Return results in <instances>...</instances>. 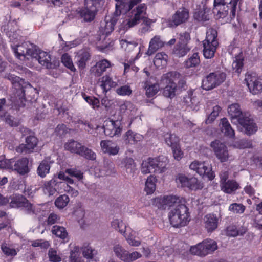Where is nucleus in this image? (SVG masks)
Listing matches in <instances>:
<instances>
[{"instance_id": "obj_38", "label": "nucleus", "mask_w": 262, "mask_h": 262, "mask_svg": "<svg viewBox=\"0 0 262 262\" xmlns=\"http://www.w3.org/2000/svg\"><path fill=\"white\" fill-rule=\"evenodd\" d=\"M10 207L12 208L21 207L26 202V198L20 194H13L8 198Z\"/></svg>"}, {"instance_id": "obj_7", "label": "nucleus", "mask_w": 262, "mask_h": 262, "mask_svg": "<svg viewBox=\"0 0 262 262\" xmlns=\"http://www.w3.org/2000/svg\"><path fill=\"white\" fill-rule=\"evenodd\" d=\"M170 224L174 227L186 225L190 221V214L187 206L180 204L171 210L168 215Z\"/></svg>"}, {"instance_id": "obj_26", "label": "nucleus", "mask_w": 262, "mask_h": 262, "mask_svg": "<svg viewBox=\"0 0 262 262\" xmlns=\"http://www.w3.org/2000/svg\"><path fill=\"white\" fill-rule=\"evenodd\" d=\"M160 84L155 77L149 78L144 83V89L148 97L155 95L160 90Z\"/></svg>"}, {"instance_id": "obj_20", "label": "nucleus", "mask_w": 262, "mask_h": 262, "mask_svg": "<svg viewBox=\"0 0 262 262\" xmlns=\"http://www.w3.org/2000/svg\"><path fill=\"white\" fill-rule=\"evenodd\" d=\"M229 48V53L235 56V60L232 63V68L235 72L238 74L240 73L243 66V57L241 49L238 47Z\"/></svg>"}, {"instance_id": "obj_64", "label": "nucleus", "mask_w": 262, "mask_h": 262, "mask_svg": "<svg viewBox=\"0 0 262 262\" xmlns=\"http://www.w3.org/2000/svg\"><path fill=\"white\" fill-rule=\"evenodd\" d=\"M172 150L174 158L179 161L183 157V152L182 151L180 144L171 147Z\"/></svg>"}, {"instance_id": "obj_11", "label": "nucleus", "mask_w": 262, "mask_h": 262, "mask_svg": "<svg viewBox=\"0 0 262 262\" xmlns=\"http://www.w3.org/2000/svg\"><path fill=\"white\" fill-rule=\"evenodd\" d=\"M176 182L179 187L187 188L191 190H200L203 187V184L196 178L189 177L182 173L177 176Z\"/></svg>"}, {"instance_id": "obj_62", "label": "nucleus", "mask_w": 262, "mask_h": 262, "mask_svg": "<svg viewBox=\"0 0 262 262\" xmlns=\"http://www.w3.org/2000/svg\"><path fill=\"white\" fill-rule=\"evenodd\" d=\"M1 249L3 253L7 256H15L16 255L17 252L15 249L10 247L6 244H3L1 246Z\"/></svg>"}, {"instance_id": "obj_46", "label": "nucleus", "mask_w": 262, "mask_h": 262, "mask_svg": "<svg viewBox=\"0 0 262 262\" xmlns=\"http://www.w3.org/2000/svg\"><path fill=\"white\" fill-rule=\"evenodd\" d=\"M80 253L78 246H75L71 250L69 256V262H84L80 256Z\"/></svg>"}, {"instance_id": "obj_14", "label": "nucleus", "mask_w": 262, "mask_h": 262, "mask_svg": "<svg viewBox=\"0 0 262 262\" xmlns=\"http://www.w3.org/2000/svg\"><path fill=\"white\" fill-rule=\"evenodd\" d=\"M189 167L199 175L206 177L209 180H213L215 177L214 172L212 170V166L208 162L194 161L190 164Z\"/></svg>"}, {"instance_id": "obj_18", "label": "nucleus", "mask_w": 262, "mask_h": 262, "mask_svg": "<svg viewBox=\"0 0 262 262\" xmlns=\"http://www.w3.org/2000/svg\"><path fill=\"white\" fill-rule=\"evenodd\" d=\"M189 18V11L187 9L180 8L173 14L171 20L168 23V26L170 27L177 26L185 22Z\"/></svg>"}, {"instance_id": "obj_31", "label": "nucleus", "mask_w": 262, "mask_h": 262, "mask_svg": "<svg viewBox=\"0 0 262 262\" xmlns=\"http://www.w3.org/2000/svg\"><path fill=\"white\" fill-rule=\"evenodd\" d=\"M29 161L26 158H21L13 163V169L19 174L24 175L29 172L28 167Z\"/></svg>"}, {"instance_id": "obj_10", "label": "nucleus", "mask_w": 262, "mask_h": 262, "mask_svg": "<svg viewBox=\"0 0 262 262\" xmlns=\"http://www.w3.org/2000/svg\"><path fill=\"white\" fill-rule=\"evenodd\" d=\"M98 85L105 95L112 89L117 88L120 83L119 75L116 73H107L98 79Z\"/></svg>"}, {"instance_id": "obj_9", "label": "nucleus", "mask_w": 262, "mask_h": 262, "mask_svg": "<svg viewBox=\"0 0 262 262\" xmlns=\"http://www.w3.org/2000/svg\"><path fill=\"white\" fill-rule=\"evenodd\" d=\"M217 249L216 242L211 239H206L195 246H191L190 252L196 255L205 256L211 254Z\"/></svg>"}, {"instance_id": "obj_17", "label": "nucleus", "mask_w": 262, "mask_h": 262, "mask_svg": "<svg viewBox=\"0 0 262 262\" xmlns=\"http://www.w3.org/2000/svg\"><path fill=\"white\" fill-rule=\"evenodd\" d=\"M64 182L58 181L56 177L55 176L51 180L44 183L42 187L44 193L48 195H54L57 191L62 192L61 190L62 185Z\"/></svg>"}, {"instance_id": "obj_36", "label": "nucleus", "mask_w": 262, "mask_h": 262, "mask_svg": "<svg viewBox=\"0 0 262 262\" xmlns=\"http://www.w3.org/2000/svg\"><path fill=\"white\" fill-rule=\"evenodd\" d=\"M220 127L221 132L224 135L229 138H233L235 136L234 130L232 129L228 120L224 118L222 119L220 123Z\"/></svg>"}, {"instance_id": "obj_13", "label": "nucleus", "mask_w": 262, "mask_h": 262, "mask_svg": "<svg viewBox=\"0 0 262 262\" xmlns=\"http://www.w3.org/2000/svg\"><path fill=\"white\" fill-rule=\"evenodd\" d=\"M226 77L223 72L211 73L202 80V87L205 90H211L223 83Z\"/></svg>"}, {"instance_id": "obj_24", "label": "nucleus", "mask_w": 262, "mask_h": 262, "mask_svg": "<svg viewBox=\"0 0 262 262\" xmlns=\"http://www.w3.org/2000/svg\"><path fill=\"white\" fill-rule=\"evenodd\" d=\"M116 16H117L114 14V16L112 18L106 17L105 20L101 23L99 29V33L101 37L104 36V38L113 31L117 20Z\"/></svg>"}, {"instance_id": "obj_5", "label": "nucleus", "mask_w": 262, "mask_h": 262, "mask_svg": "<svg viewBox=\"0 0 262 262\" xmlns=\"http://www.w3.org/2000/svg\"><path fill=\"white\" fill-rule=\"evenodd\" d=\"M242 0H214V10L217 11V18H226L230 21L234 18L238 5H240Z\"/></svg>"}, {"instance_id": "obj_30", "label": "nucleus", "mask_w": 262, "mask_h": 262, "mask_svg": "<svg viewBox=\"0 0 262 262\" xmlns=\"http://www.w3.org/2000/svg\"><path fill=\"white\" fill-rule=\"evenodd\" d=\"M90 55L85 50H80L77 52L75 56V62L80 70H84L86 62L90 60Z\"/></svg>"}, {"instance_id": "obj_23", "label": "nucleus", "mask_w": 262, "mask_h": 262, "mask_svg": "<svg viewBox=\"0 0 262 262\" xmlns=\"http://www.w3.org/2000/svg\"><path fill=\"white\" fill-rule=\"evenodd\" d=\"M113 64L106 59L100 60L91 70V73L96 77H100L107 69L112 68Z\"/></svg>"}, {"instance_id": "obj_2", "label": "nucleus", "mask_w": 262, "mask_h": 262, "mask_svg": "<svg viewBox=\"0 0 262 262\" xmlns=\"http://www.w3.org/2000/svg\"><path fill=\"white\" fill-rule=\"evenodd\" d=\"M19 32L20 31L15 32L10 31L7 32L11 41L13 42L11 47L15 56L20 60L29 59L32 57H36L37 53L36 48L33 44L28 41L24 42L21 45L15 44L18 40H20L21 37L18 34Z\"/></svg>"}, {"instance_id": "obj_27", "label": "nucleus", "mask_w": 262, "mask_h": 262, "mask_svg": "<svg viewBox=\"0 0 262 262\" xmlns=\"http://www.w3.org/2000/svg\"><path fill=\"white\" fill-rule=\"evenodd\" d=\"M119 111L121 114L132 120L136 114L137 108L131 102L125 101L120 103Z\"/></svg>"}, {"instance_id": "obj_51", "label": "nucleus", "mask_w": 262, "mask_h": 262, "mask_svg": "<svg viewBox=\"0 0 262 262\" xmlns=\"http://www.w3.org/2000/svg\"><path fill=\"white\" fill-rule=\"evenodd\" d=\"M69 202V198L66 194L61 195L55 201V205L59 209H62L66 207Z\"/></svg>"}, {"instance_id": "obj_6", "label": "nucleus", "mask_w": 262, "mask_h": 262, "mask_svg": "<svg viewBox=\"0 0 262 262\" xmlns=\"http://www.w3.org/2000/svg\"><path fill=\"white\" fill-rule=\"evenodd\" d=\"M168 163L167 157L161 156L156 158H149L143 161L141 171L143 174L150 173H162L166 169Z\"/></svg>"}, {"instance_id": "obj_55", "label": "nucleus", "mask_w": 262, "mask_h": 262, "mask_svg": "<svg viewBox=\"0 0 262 262\" xmlns=\"http://www.w3.org/2000/svg\"><path fill=\"white\" fill-rule=\"evenodd\" d=\"M115 92L119 96H128L132 94V90L128 85H124L116 88Z\"/></svg>"}, {"instance_id": "obj_60", "label": "nucleus", "mask_w": 262, "mask_h": 262, "mask_svg": "<svg viewBox=\"0 0 262 262\" xmlns=\"http://www.w3.org/2000/svg\"><path fill=\"white\" fill-rule=\"evenodd\" d=\"M3 115V117L1 118L11 126H16L18 125L19 121L18 119L7 113H5Z\"/></svg>"}, {"instance_id": "obj_28", "label": "nucleus", "mask_w": 262, "mask_h": 262, "mask_svg": "<svg viewBox=\"0 0 262 262\" xmlns=\"http://www.w3.org/2000/svg\"><path fill=\"white\" fill-rule=\"evenodd\" d=\"M38 143L37 139L33 136L27 137L26 139V144H21L18 146L16 150L17 152H32L34 148L37 146Z\"/></svg>"}, {"instance_id": "obj_16", "label": "nucleus", "mask_w": 262, "mask_h": 262, "mask_svg": "<svg viewBox=\"0 0 262 262\" xmlns=\"http://www.w3.org/2000/svg\"><path fill=\"white\" fill-rule=\"evenodd\" d=\"M245 81L252 94L257 95L261 92L262 79L255 73H247L245 75Z\"/></svg>"}, {"instance_id": "obj_63", "label": "nucleus", "mask_w": 262, "mask_h": 262, "mask_svg": "<svg viewBox=\"0 0 262 262\" xmlns=\"http://www.w3.org/2000/svg\"><path fill=\"white\" fill-rule=\"evenodd\" d=\"M125 167L128 172H133L136 169V165L134 160L130 158H127L124 160Z\"/></svg>"}, {"instance_id": "obj_61", "label": "nucleus", "mask_w": 262, "mask_h": 262, "mask_svg": "<svg viewBox=\"0 0 262 262\" xmlns=\"http://www.w3.org/2000/svg\"><path fill=\"white\" fill-rule=\"evenodd\" d=\"M31 245L34 247H38L41 249H46L50 247L51 244L49 241L40 239L33 241Z\"/></svg>"}, {"instance_id": "obj_49", "label": "nucleus", "mask_w": 262, "mask_h": 262, "mask_svg": "<svg viewBox=\"0 0 262 262\" xmlns=\"http://www.w3.org/2000/svg\"><path fill=\"white\" fill-rule=\"evenodd\" d=\"M194 18L199 21H204L209 19L208 14L205 11V9L200 8L199 10L196 9L194 12Z\"/></svg>"}, {"instance_id": "obj_21", "label": "nucleus", "mask_w": 262, "mask_h": 262, "mask_svg": "<svg viewBox=\"0 0 262 262\" xmlns=\"http://www.w3.org/2000/svg\"><path fill=\"white\" fill-rule=\"evenodd\" d=\"M159 202L160 207L164 209L171 207L176 208L180 204H184L181 198L173 195H165L160 198L159 199Z\"/></svg>"}, {"instance_id": "obj_29", "label": "nucleus", "mask_w": 262, "mask_h": 262, "mask_svg": "<svg viewBox=\"0 0 262 262\" xmlns=\"http://www.w3.org/2000/svg\"><path fill=\"white\" fill-rule=\"evenodd\" d=\"M165 45V42L163 40L162 37L159 35H155L149 41L146 54L150 56Z\"/></svg>"}, {"instance_id": "obj_22", "label": "nucleus", "mask_w": 262, "mask_h": 262, "mask_svg": "<svg viewBox=\"0 0 262 262\" xmlns=\"http://www.w3.org/2000/svg\"><path fill=\"white\" fill-rule=\"evenodd\" d=\"M100 145L102 152L110 156L117 155L120 150V147L118 144L111 140H102Z\"/></svg>"}, {"instance_id": "obj_3", "label": "nucleus", "mask_w": 262, "mask_h": 262, "mask_svg": "<svg viewBox=\"0 0 262 262\" xmlns=\"http://www.w3.org/2000/svg\"><path fill=\"white\" fill-rule=\"evenodd\" d=\"M228 113L233 124H239L247 135H252L257 130V126L249 117L243 115L238 103H233L228 106Z\"/></svg>"}, {"instance_id": "obj_15", "label": "nucleus", "mask_w": 262, "mask_h": 262, "mask_svg": "<svg viewBox=\"0 0 262 262\" xmlns=\"http://www.w3.org/2000/svg\"><path fill=\"white\" fill-rule=\"evenodd\" d=\"M214 155L222 163L227 162L230 158L226 145L220 140H215L210 144Z\"/></svg>"}, {"instance_id": "obj_42", "label": "nucleus", "mask_w": 262, "mask_h": 262, "mask_svg": "<svg viewBox=\"0 0 262 262\" xmlns=\"http://www.w3.org/2000/svg\"><path fill=\"white\" fill-rule=\"evenodd\" d=\"M189 50L190 49L186 44L182 45L180 42H178L174 47L172 54L177 57H181L185 56Z\"/></svg>"}, {"instance_id": "obj_58", "label": "nucleus", "mask_w": 262, "mask_h": 262, "mask_svg": "<svg viewBox=\"0 0 262 262\" xmlns=\"http://www.w3.org/2000/svg\"><path fill=\"white\" fill-rule=\"evenodd\" d=\"M49 260L51 262H60L62 260L61 257L57 253V251L54 248H50L48 253Z\"/></svg>"}, {"instance_id": "obj_25", "label": "nucleus", "mask_w": 262, "mask_h": 262, "mask_svg": "<svg viewBox=\"0 0 262 262\" xmlns=\"http://www.w3.org/2000/svg\"><path fill=\"white\" fill-rule=\"evenodd\" d=\"M88 0H85V5L86 6L80 9L78 11V13L81 18L85 21H91L93 20L96 14V8L93 5V3H91V5L88 6Z\"/></svg>"}, {"instance_id": "obj_59", "label": "nucleus", "mask_w": 262, "mask_h": 262, "mask_svg": "<svg viewBox=\"0 0 262 262\" xmlns=\"http://www.w3.org/2000/svg\"><path fill=\"white\" fill-rule=\"evenodd\" d=\"M13 159H5L4 158H0V169H13Z\"/></svg>"}, {"instance_id": "obj_12", "label": "nucleus", "mask_w": 262, "mask_h": 262, "mask_svg": "<svg viewBox=\"0 0 262 262\" xmlns=\"http://www.w3.org/2000/svg\"><path fill=\"white\" fill-rule=\"evenodd\" d=\"M113 250L115 256L124 262H132L142 257L140 253L137 251L130 253L120 244L115 245Z\"/></svg>"}, {"instance_id": "obj_47", "label": "nucleus", "mask_w": 262, "mask_h": 262, "mask_svg": "<svg viewBox=\"0 0 262 262\" xmlns=\"http://www.w3.org/2000/svg\"><path fill=\"white\" fill-rule=\"evenodd\" d=\"M52 233L62 239H66L68 236L66 228L61 226H54L52 229Z\"/></svg>"}, {"instance_id": "obj_33", "label": "nucleus", "mask_w": 262, "mask_h": 262, "mask_svg": "<svg viewBox=\"0 0 262 262\" xmlns=\"http://www.w3.org/2000/svg\"><path fill=\"white\" fill-rule=\"evenodd\" d=\"M126 144L134 145L143 140V136L132 130L127 131L123 137Z\"/></svg>"}, {"instance_id": "obj_57", "label": "nucleus", "mask_w": 262, "mask_h": 262, "mask_svg": "<svg viewBox=\"0 0 262 262\" xmlns=\"http://www.w3.org/2000/svg\"><path fill=\"white\" fill-rule=\"evenodd\" d=\"M61 61L63 64L69 69L71 71H76V68L73 65V63L71 57L68 54H64L61 58Z\"/></svg>"}, {"instance_id": "obj_56", "label": "nucleus", "mask_w": 262, "mask_h": 262, "mask_svg": "<svg viewBox=\"0 0 262 262\" xmlns=\"http://www.w3.org/2000/svg\"><path fill=\"white\" fill-rule=\"evenodd\" d=\"M245 210V207L241 203H232L230 204L228 208L229 211L232 212L235 214H242Z\"/></svg>"}, {"instance_id": "obj_39", "label": "nucleus", "mask_w": 262, "mask_h": 262, "mask_svg": "<svg viewBox=\"0 0 262 262\" xmlns=\"http://www.w3.org/2000/svg\"><path fill=\"white\" fill-rule=\"evenodd\" d=\"M157 181L156 178L152 175H150L147 178L144 188V191L147 194H151L154 192L156 188Z\"/></svg>"}, {"instance_id": "obj_53", "label": "nucleus", "mask_w": 262, "mask_h": 262, "mask_svg": "<svg viewBox=\"0 0 262 262\" xmlns=\"http://www.w3.org/2000/svg\"><path fill=\"white\" fill-rule=\"evenodd\" d=\"M200 63V58L198 53H194L185 62V66L186 68L195 67Z\"/></svg>"}, {"instance_id": "obj_4", "label": "nucleus", "mask_w": 262, "mask_h": 262, "mask_svg": "<svg viewBox=\"0 0 262 262\" xmlns=\"http://www.w3.org/2000/svg\"><path fill=\"white\" fill-rule=\"evenodd\" d=\"M180 75L176 72H170L163 74L160 80V85H165L163 88V94L167 98H173L176 95L177 89V82L181 88L185 84L183 79H179Z\"/></svg>"}, {"instance_id": "obj_34", "label": "nucleus", "mask_w": 262, "mask_h": 262, "mask_svg": "<svg viewBox=\"0 0 262 262\" xmlns=\"http://www.w3.org/2000/svg\"><path fill=\"white\" fill-rule=\"evenodd\" d=\"M36 52L37 54L35 56L36 57H32L31 58L38 60L40 64L46 67L47 68H51V63L50 55L46 52L37 51V49Z\"/></svg>"}, {"instance_id": "obj_45", "label": "nucleus", "mask_w": 262, "mask_h": 262, "mask_svg": "<svg viewBox=\"0 0 262 262\" xmlns=\"http://www.w3.org/2000/svg\"><path fill=\"white\" fill-rule=\"evenodd\" d=\"M82 146L80 143L74 140H71L68 142L64 145L66 150L70 151L71 152L76 153L78 155L81 151V147H82Z\"/></svg>"}, {"instance_id": "obj_1", "label": "nucleus", "mask_w": 262, "mask_h": 262, "mask_svg": "<svg viewBox=\"0 0 262 262\" xmlns=\"http://www.w3.org/2000/svg\"><path fill=\"white\" fill-rule=\"evenodd\" d=\"M141 0H117L116 3L115 15L126 14V18L121 23L120 29L123 31L134 27L138 24L140 20L144 19L146 16L147 7L144 4H141L134 9Z\"/></svg>"}, {"instance_id": "obj_50", "label": "nucleus", "mask_w": 262, "mask_h": 262, "mask_svg": "<svg viewBox=\"0 0 262 262\" xmlns=\"http://www.w3.org/2000/svg\"><path fill=\"white\" fill-rule=\"evenodd\" d=\"M79 155L91 160H95L96 158V154L91 149L84 146L81 147V151Z\"/></svg>"}, {"instance_id": "obj_35", "label": "nucleus", "mask_w": 262, "mask_h": 262, "mask_svg": "<svg viewBox=\"0 0 262 262\" xmlns=\"http://www.w3.org/2000/svg\"><path fill=\"white\" fill-rule=\"evenodd\" d=\"M204 223L205 228L209 232H211L216 229L218 226V219L213 214H208L205 216Z\"/></svg>"}, {"instance_id": "obj_40", "label": "nucleus", "mask_w": 262, "mask_h": 262, "mask_svg": "<svg viewBox=\"0 0 262 262\" xmlns=\"http://www.w3.org/2000/svg\"><path fill=\"white\" fill-rule=\"evenodd\" d=\"M137 235L138 233L137 232L131 230L129 232L127 231L126 233L124 234V236L129 245L134 247H138L141 245V241L136 239Z\"/></svg>"}, {"instance_id": "obj_43", "label": "nucleus", "mask_w": 262, "mask_h": 262, "mask_svg": "<svg viewBox=\"0 0 262 262\" xmlns=\"http://www.w3.org/2000/svg\"><path fill=\"white\" fill-rule=\"evenodd\" d=\"M246 229L242 227L237 229L235 225L228 226L226 230V234L229 236L235 237L238 235H242L246 232Z\"/></svg>"}, {"instance_id": "obj_44", "label": "nucleus", "mask_w": 262, "mask_h": 262, "mask_svg": "<svg viewBox=\"0 0 262 262\" xmlns=\"http://www.w3.org/2000/svg\"><path fill=\"white\" fill-rule=\"evenodd\" d=\"M164 138L165 143L170 147L180 144V139L175 134L167 133L164 134Z\"/></svg>"}, {"instance_id": "obj_54", "label": "nucleus", "mask_w": 262, "mask_h": 262, "mask_svg": "<svg viewBox=\"0 0 262 262\" xmlns=\"http://www.w3.org/2000/svg\"><path fill=\"white\" fill-rule=\"evenodd\" d=\"M221 110V107L217 105L213 106L211 113L206 120V123L209 124L212 123L219 116Z\"/></svg>"}, {"instance_id": "obj_32", "label": "nucleus", "mask_w": 262, "mask_h": 262, "mask_svg": "<svg viewBox=\"0 0 262 262\" xmlns=\"http://www.w3.org/2000/svg\"><path fill=\"white\" fill-rule=\"evenodd\" d=\"M221 190L225 193L232 194L240 188L239 183L234 180H228L220 185Z\"/></svg>"}, {"instance_id": "obj_52", "label": "nucleus", "mask_w": 262, "mask_h": 262, "mask_svg": "<svg viewBox=\"0 0 262 262\" xmlns=\"http://www.w3.org/2000/svg\"><path fill=\"white\" fill-rule=\"evenodd\" d=\"M112 227L116 230H118L121 234L125 233V229L126 226L122 220L116 219H114L111 222Z\"/></svg>"}, {"instance_id": "obj_48", "label": "nucleus", "mask_w": 262, "mask_h": 262, "mask_svg": "<svg viewBox=\"0 0 262 262\" xmlns=\"http://www.w3.org/2000/svg\"><path fill=\"white\" fill-rule=\"evenodd\" d=\"M82 98L93 109L99 108L100 106L99 100L92 96H88L85 94H82Z\"/></svg>"}, {"instance_id": "obj_41", "label": "nucleus", "mask_w": 262, "mask_h": 262, "mask_svg": "<svg viewBox=\"0 0 262 262\" xmlns=\"http://www.w3.org/2000/svg\"><path fill=\"white\" fill-rule=\"evenodd\" d=\"M50 163L48 160H43L39 165L37 172L38 176L44 178L50 172Z\"/></svg>"}, {"instance_id": "obj_37", "label": "nucleus", "mask_w": 262, "mask_h": 262, "mask_svg": "<svg viewBox=\"0 0 262 262\" xmlns=\"http://www.w3.org/2000/svg\"><path fill=\"white\" fill-rule=\"evenodd\" d=\"M168 56L164 52H159L157 53L154 59V65L157 68H163L165 67L167 63Z\"/></svg>"}, {"instance_id": "obj_19", "label": "nucleus", "mask_w": 262, "mask_h": 262, "mask_svg": "<svg viewBox=\"0 0 262 262\" xmlns=\"http://www.w3.org/2000/svg\"><path fill=\"white\" fill-rule=\"evenodd\" d=\"M120 121L109 120L104 122L102 128L106 136L113 137L121 133L122 128L120 127Z\"/></svg>"}, {"instance_id": "obj_8", "label": "nucleus", "mask_w": 262, "mask_h": 262, "mask_svg": "<svg viewBox=\"0 0 262 262\" xmlns=\"http://www.w3.org/2000/svg\"><path fill=\"white\" fill-rule=\"evenodd\" d=\"M217 31L209 29L206 32V39L203 41V54L206 58H211L214 55L218 42L216 39Z\"/></svg>"}]
</instances>
